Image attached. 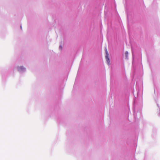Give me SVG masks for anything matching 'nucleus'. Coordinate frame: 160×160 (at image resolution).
I'll return each instance as SVG.
<instances>
[{"label":"nucleus","instance_id":"1","mask_svg":"<svg viewBox=\"0 0 160 160\" xmlns=\"http://www.w3.org/2000/svg\"><path fill=\"white\" fill-rule=\"evenodd\" d=\"M17 69L18 71L21 73L24 72L26 71V68L22 66L18 67Z\"/></svg>","mask_w":160,"mask_h":160},{"label":"nucleus","instance_id":"2","mask_svg":"<svg viewBox=\"0 0 160 160\" xmlns=\"http://www.w3.org/2000/svg\"><path fill=\"white\" fill-rule=\"evenodd\" d=\"M106 55L105 56V58L106 60H109V59L108 58V51L107 50H106Z\"/></svg>","mask_w":160,"mask_h":160},{"label":"nucleus","instance_id":"3","mask_svg":"<svg viewBox=\"0 0 160 160\" xmlns=\"http://www.w3.org/2000/svg\"><path fill=\"white\" fill-rule=\"evenodd\" d=\"M125 54V57H126L125 59H128V52L126 51Z\"/></svg>","mask_w":160,"mask_h":160},{"label":"nucleus","instance_id":"4","mask_svg":"<svg viewBox=\"0 0 160 160\" xmlns=\"http://www.w3.org/2000/svg\"><path fill=\"white\" fill-rule=\"evenodd\" d=\"M110 61H107V63L108 64V65H110Z\"/></svg>","mask_w":160,"mask_h":160},{"label":"nucleus","instance_id":"5","mask_svg":"<svg viewBox=\"0 0 160 160\" xmlns=\"http://www.w3.org/2000/svg\"><path fill=\"white\" fill-rule=\"evenodd\" d=\"M134 61H133L132 62V65L133 67H134V63H135Z\"/></svg>","mask_w":160,"mask_h":160},{"label":"nucleus","instance_id":"6","mask_svg":"<svg viewBox=\"0 0 160 160\" xmlns=\"http://www.w3.org/2000/svg\"><path fill=\"white\" fill-rule=\"evenodd\" d=\"M62 46L61 45H60L59 47V48L60 49H62Z\"/></svg>","mask_w":160,"mask_h":160},{"label":"nucleus","instance_id":"7","mask_svg":"<svg viewBox=\"0 0 160 160\" xmlns=\"http://www.w3.org/2000/svg\"><path fill=\"white\" fill-rule=\"evenodd\" d=\"M20 28H21V29H22V27L21 25L20 26Z\"/></svg>","mask_w":160,"mask_h":160},{"label":"nucleus","instance_id":"8","mask_svg":"<svg viewBox=\"0 0 160 160\" xmlns=\"http://www.w3.org/2000/svg\"><path fill=\"white\" fill-rule=\"evenodd\" d=\"M136 87L137 88V84H136Z\"/></svg>","mask_w":160,"mask_h":160}]
</instances>
